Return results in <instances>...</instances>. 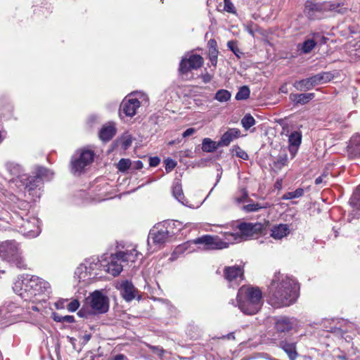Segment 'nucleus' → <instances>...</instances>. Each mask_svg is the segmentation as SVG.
Segmentation results:
<instances>
[{"instance_id":"17","label":"nucleus","mask_w":360,"mask_h":360,"mask_svg":"<svg viewBox=\"0 0 360 360\" xmlns=\"http://www.w3.org/2000/svg\"><path fill=\"white\" fill-rule=\"evenodd\" d=\"M295 322V320L286 317L281 318L276 323V330L278 333L285 334L292 329Z\"/></svg>"},{"instance_id":"2","label":"nucleus","mask_w":360,"mask_h":360,"mask_svg":"<svg viewBox=\"0 0 360 360\" xmlns=\"http://www.w3.org/2000/svg\"><path fill=\"white\" fill-rule=\"evenodd\" d=\"M262 297V292L258 288L242 286L238 292V306L244 314H255L261 308Z\"/></svg>"},{"instance_id":"57","label":"nucleus","mask_w":360,"mask_h":360,"mask_svg":"<svg viewBox=\"0 0 360 360\" xmlns=\"http://www.w3.org/2000/svg\"><path fill=\"white\" fill-rule=\"evenodd\" d=\"M136 167L137 169H141L142 167H143L142 162L141 161H137L136 162Z\"/></svg>"},{"instance_id":"24","label":"nucleus","mask_w":360,"mask_h":360,"mask_svg":"<svg viewBox=\"0 0 360 360\" xmlns=\"http://www.w3.org/2000/svg\"><path fill=\"white\" fill-rule=\"evenodd\" d=\"M115 133L116 129L114 125L109 124L102 127L99 133V136L102 141H108L115 136Z\"/></svg>"},{"instance_id":"62","label":"nucleus","mask_w":360,"mask_h":360,"mask_svg":"<svg viewBox=\"0 0 360 360\" xmlns=\"http://www.w3.org/2000/svg\"><path fill=\"white\" fill-rule=\"evenodd\" d=\"M338 358L340 359H342V360H345L346 359V357H345V355H339L338 356Z\"/></svg>"},{"instance_id":"38","label":"nucleus","mask_w":360,"mask_h":360,"mask_svg":"<svg viewBox=\"0 0 360 360\" xmlns=\"http://www.w3.org/2000/svg\"><path fill=\"white\" fill-rule=\"evenodd\" d=\"M304 194V190L302 188H297L295 191L288 192L283 196V199L290 200L296 198L301 197Z\"/></svg>"},{"instance_id":"12","label":"nucleus","mask_w":360,"mask_h":360,"mask_svg":"<svg viewBox=\"0 0 360 360\" xmlns=\"http://www.w3.org/2000/svg\"><path fill=\"white\" fill-rule=\"evenodd\" d=\"M169 236V232L165 229L153 230L148 237V243H153L155 245H161L166 242Z\"/></svg>"},{"instance_id":"44","label":"nucleus","mask_w":360,"mask_h":360,"mask_svg":"<svg viewBox=\"0 0 360 360\" xmlns=\"http://www.w3.org/2000/svg\"><path fill=\"white\" fill-rule=\"evenodd\" d=\"M224 10L226 12L231 13H235L236 9L233 6V4L231 2L230 0H224Z\"/></svg>"},{"instance_id":"4","label":"nucleus","mask_w":360,"mask_h":360,"mask_svg":"<svg viewBox=\"0 0 360 360\" xmlns=\"http://www.w3.org/2000/svg\"><path fill=\"white\" fill-rule=\"evenodd\" d=\"M0 257L8 262H16L18 267H24L18 248L14 241H6L0 245Z\"/></svg>"},{"instance_id":"30","label":"nucleus","mask_w":360,"mask_h":360,"mask_svg":"<svg viewBox=\"0 0 360 360\" xmlns=\"http://www.w3.org/2000/svg\"><path fill=\"white\" fill-rule=\"evenodd\" d=\"M350 204L354 210L360 213V186L352 196L350 199Z\"/></svg>"},{"instance_id":"48","label":"nucleus","mask_w":360,"mask_h":360,"mask_svg":"<svg viewBox=\"0 0 360 360\" xmlns=\"http://www.w3.org/2000/svg\"><path fill=\"white\" fill-rule=\"evenodd\" d=\"M176 165L175 161L172 159H168L166 160V170L167 172L172 171Z\"/></svg>"},{"instance_id":"10","label":"nucleus","mask_w":360,"mask_h":360,"mask_svg":"<svg viewBox=\"0 0 360 360\" xmlns=\"http://www.w3.org/2000/svg\"><path fill=\"white\" fill-rule=\"evenodd\" d=\"M140 107V102L136 98L124 100L120 105V111L127 116L133 117L136 113V110Z\"/></svg>"},{"instance_id":"6","label":"nucleus","mask_w":360,"mask_h":360,"mask_svg":"<svg viewBox=\"0 0 360 360\" xmlns=\"http://www.w3.org/2000/svg\"><path fill=\"white\" fill-rule=\"evenodd\" d=\"M94 158V153L92 150H82L78 155H75L72 160V171L74 173H80L93 162Z\"/></svg>"},{"instance_id":"26","label":"nucleus","mask_w":360,"mask_h":360,"mask_svg":"<svg viewBox=\"0 0 360 360\" xmlns=\"http://www.w3.org/2000/svg\"><path fill=\"white\" fill-rule=\"evenodd\" d=\"M141 254L136 250L132 249L127 252H117V257L122 259V261L134 262Z\"/></svg>"},{"instance_id":"45","label":"nucleus","mask_w":360,"mask_h":360,"mask_svg":"<svg viewBox=\"0 0 360 360\" xmlns=\"http://www.w3.org/2000/svg\"><path fill=\"white\" fill-rule=\"evenodd\" d=\"M79 307V302L77 300H73L68 304V309L70 311H75Z\"/></svg>"},{"instance_id":"33","label":"nucleus","mask_w":360,"mask_h":360,"mask_svg":"<svg viewBox=\"0 0 360 360\" xmlns=\"http://www.w3.org/2000/svg\"><path fill=\"white\" fill-rule=\"evenodd\" d=\"M214 98L220 102L227 101L231 98V94L227 90L221 89L216 93Z\"/></svg>"},{"instance_id":"61","label":"nucleus","mask_w":360,"mask_h":360,"mask_svg":"<svg viewBox=\"0 0 360 360\" xmlns=\"http://www.w3.org/2000/svg\"><path fill=\"white\" fill-rule=\"evenodd\" d=\"M163 353H164V350H163V349H160V350H158V354L160 356H162V354H163Z\"/></svg>"},{"instance_id":"16","label":"nucleus","mask_w":360,"mask_h":360,"mask_svg":"<svg viewBox=\"0 0 360 360\" xmlns=\"http://www.w3.org/2000/svg\"><path fill=\"white\" fill-rule=\"evenodd\" d=\"M290 232L288 224H280L275 225L271 230V236L276 240H281L287 236Z\"/></svg>"},{"instance_id":"35","label":"nucleus","mask_w":360,"mask_h":360,"mask_svg":"<svg viewBox=\"0 0 360 360\" xmlns=\"http://www.w3.org/2000/svg\"><path fill=\"white\" fill-rule=\"evenodd\" d=\"M7 168H8V170L9 171V172L12 175L16 176H19L22 172L21 167L19 165H18L16 163H13V162L8 163L7 165Z\"/></svg>"},{"instance_id":"3","label":"nucleus","mask_w":360,"mask_h":360,"mask_svg":"<svg viewBox=\"0 0 360 360\" xmlns=\"http://www.w3.org/2000/svg\"><path fill=\"white\" fill-rule=\"evenodd\" d=\"M333 78L330 72H321L311 77L296 81L293 86L298 91H307L311 89L314 86L326 83Z\"/></svg>"},{"instance_id":"31","label":"nucleus","mask_w":360,"mask_h":360,"mask_svg":"<svg viewBox=\"0 0 360 360\" xmlns=\"http://www.w3.org/2000/svg\"><path fill=\"white\" fill-rule=\"evenodd\" d=\"M172 193L174 198L179 202H183L184 195L182 191V186L179 182H175L172 187Z\"/></svg>"},{"instance_id":"36","label":"nucleus","mask_w":360,"mask_h":360,"mask_svg":"<svg viewBox=\"0 0 360 360\" xmlns=\"http://www.w3.org/2000/svg\"><path fill=\"white\" fill-rule=\"evenodd\" d=\"M241 123L245 129H248L255 124V120L250 115H245L242 119Z\"/></svg>"},{"instance_id":"11","label":"nucleus","mask_w":360,"mask_h":360,"mask_svg":"<svg viewBox=\"0 0 360 360\" xmlns=\"http://www.w3.org/2000/svg\"><path fill=\"white\" fill-rule=\"evenodd\" d=\"M38 219L35 217L30 218V219L24 221L22 224V228L25 234L29 237H35L39 233V226L38 225Z\"/></svg>"},{"instance_id":"59","label":"nucleus","mask_w":360,"mask_h":360,"mask_svg":"<svg viewBox=\"0 0 360 360\" xmlns=\"http://www.w3.org/2000/svg\"><path fill=\"white\" fill-rule=\"evenodd\" d=\"M248 32H249V34H250L251 35H252V36H254V35H255L254 30H253L251 27H248Z\"/></svg>"},{"instance_id":"51","label":"nucleus","mask_w":360,"mask_h":360,"mask_svg":"<svg viewBox=\"0 0 360 360\" xmlns=\"http://www.w3.org/2000/svg\"><path fill=\"white\" fill-rule=\"evenodd\" d=\"M327 176H328V174H323L321 176H320L316 179L315 184L316 185L321 184L324 181V179L327 177Z\"/></svg>"},{"instance_id":"27","label":"nucleus","mask_w":360,"mask_h":360,"mask_svg":"<svg viewBox=\"0 0 360 360\" xmlns=\"http://www.w3.org/2000/svg\"><path fill=\"white\" fill-rule=\"evenodd\" d=\"M219 147H221L219 141L216 142L209 138H205L202 140V150L204 152L212 153L214 152Z\"/></svg>"},{"instance_id":"50","label":"nucleus","mask_w":360,"mask_h":360,"mask_svg":"<svg viewBox=\"0 0 360 360\" xmlns=\"http://www.w3.org/2000/svg\"><path fill=\"white\" fill-rule=\"evenodd\" d=\"M195 132V129L194 128H189V129H187L184 133H183V136L184 137H188V136H191L192 134H193Z\"/></svg>"},{"instance_id":"40","label":"nucleus","mask_w":360,"mask_h":360,"mask_svg":"<svg viewBox=\"0 0 360 360\" xmlns=\"http://www.w3.org/2000/svg\"><path fill=\"white\" fill-rule=\"evenodd\" d=\"M50 288V284L47 281L40 278L39 285H38L37 289V293H43L44 292H48Z\"/></svg>"},{"instance_id":"41","label":"nucleus","mask_w":360,"mask_h":360,"mask_svg":"<svg viewBox=\"0 0 360 360\" xmlns=\"http://www.w3.org/2000/svg\"><path fill=\"white\" fill-rule=\"evenodd\" d=\"M209 55L212 64L216 65L217 63L218 51L215 46L210 48Z\"/></svg>"},{"instance_id":"19","label":"nucleus","mask_w":360,"mask_h":360,"mask_svg":"<svg viewBox=\"0 0 360 360\" xmlns=\"http://www.w3.org/2000/svg\"><path fill=\"white\" fill-rule=\"evenodd\" d=\"M49 175H52L50 171L46 168L40 167L38 169L37 174L35 176L27 178V182L26 183V186L30 188V190L34 188L36 186L35 182L39 179L49 177Z\"/></svg>"},{"instance_id":"18","label":"nucleus","mask_w":360,"mask_h":360,"mask_svg":"<svg viewBox=\"0 0 360 360\" xmlns=\"http://www.w3.org/2000/svg\"><path fill=\"white\" fill-rule=\"evenodd\" d=\"M121 290L123 298L127 301H131L135 297V288L131 283L126 281L120 284L119 288Z\"/></svg>"},{"instance_id":"53","label":"nucleus","mask_w":360,"mask_h":360,"mask_svg":"<svg viewBox=\"0 0 360 360\" xmlns=\"http://www.w3.org/2000/svg\"><path fill=\"white\" fill-rule=\"evenodd\" d=\"M63 321H65L68 323H72L75 321L74 316H62Z\"/></svg>"},{"instance_id":"8","label":"nucleus","mask_w":360,"mask_h":360,"mask_svg":"<svg viewBox=\"0 0 360 360\" xmlns=\"http://www.w3.org/2000/svg\"><path fill=\"white\" fill-rule=\"evenodd\" d=\"M203 62V58L197 54L191 55L188 58H184L180 63L179 71L182 74H186L191 70L200 68Z\"/></svg>"},{"instance_id":"14","label":"nucleus","mask_w":360,"mask_h":360,"mask_svg":"<svg viewBox=\"0 0 360 360\" xmlns=\"http://www.w3.org/2000/svg\"><path fill=\"white\" fill-rule=\"evenodd\" d=\"M224 272L225 278L229 282L238 281V278L242 280L243 278V271L238 266L226 267Z\"/></svg>"},{"instance_id":"1","label":"nucleus","mask_w":360,"mask_h":360,"mask_svg":"<svg viewBox=\"0 0 360 360\" xmlns=\"http://www.w3.org/2000/svg\"><path fill=\"white\" fill-rule=\"evenodd\" d=\"M298 289L295 280L288 275L276 273L269 285V302L276 308L288 307L296 301Z\"/></svg>"},{"instance_id":"52","label":"nucleus","mask_w":360,"mask_h":360,"mask_svg":"<svg viewBox=\"0 0 360 360\" xmlns=\"http://www.w3.org/2000/svg\"><path fill=\"white\" fill-rule=\"evenodd\" d=\"M248 198V193H247V192H246V191H243L242 196H241V197H240V198H236V202H243V201L245 200V198Z\"/></svg>"},{"instance_id":"28","label":"nucleus","mask_w":360,"mask_h":360,"mask_svg":"<svg viewBox=\"0 0 360 360\" xmlns=\"http://www.w3.org/2000/svg\"><path fill=\"white\" fill-rule=\"evenodd\" d=\"M281 348L288 354L290 360H295L297 356L296 352V346L294 343H287L282 342L281 343Z\"/></svg>"},{"instance_id":"22","label":"nucleus","mask_w":360,"mask_h":360,"mask_svg":"<svg viewBox=\"0 0 360 360\" xmlns=\"http://www.w3.org/2000/svg\"><path fill=\"white\" fill-rule=\"evenodd\" d=\"M304 12L307 15V16L311 19H314L316 18H318L319 15L316 14L317 13H323L324 12L323 10V4H312V3H307L305 7Z\"/></svg>"},{"instance_id":"29","label":"nucleus","mask_w":360,"mask_h":360,"mask_svg":"<svg viewBox=\"0 0 360 360\" xmlns=\"http://www.w3.org/2000/svg\"><path fill=\"white\" fill-rule=\"evenodd\" d=\"M340 7V3H335V2H324L323 3V10L324 11H336L340 13H344L346 11V8H341L338 9V8Z\"/></svg>"},{"instance_id":"58","label":"nucleus","mask_w":360,"mask_h":360,"mask_svg":"<svg viewBox=\"0 0 360 360\" xmlns=\"http://www.w3.org/2000/svg\"><path fill=\"white\" fill-rule=\"evenodd\" d=\"M54 320L58 322L63 321L62 316H54Z\"/></svg>"},{"instance_id":"20","label":"nucleus","mask_w":360,"mask_h":360,"mask_svg":"<svg viewBox=\"0 0 360 360\" xmlns=\"http://www.w3.org/2000/svg\"><path fill=\"white\" fill-rule=\"evenodd\" d=\"M301 140L302 135L298 131H293L289 136V150L292 157L296 154L297 148L301 143Z\"/></svg>"},{"instance_id":"32","label":"nucleus","mask_w":360,"mask_h":360,"mask_svg":"<svg viewBox=\"0 0 360 360\" xmlns=\"http://www.w3.org/2000/svg\"><path fill=\"white\" fill-rule=\"evenodd\" d=\"M316 43L313 39H307L304 41L302 44H299L300 49L304 53H309L316 46Z\"/></svg>"},{"instance_id":"39","label":"nucleus","mask_w":360,"mask_h":360,"mask_svg":"<svg viewBox=\"0 0 360 360\" xmlns=\"http://www.w3.org/2000/svg\"><path fill=\"white\" fill-rule=\"evenodd\" d=\"M131 165V161L129 159H121L118 164L117 168L120 172H125L127 169L129 168Z\"/></svg>"},{"instance_id":"5","label":"nucleus","mask_w":360,"mask_h":360,"mask_svg":"<svg viewBox=\"0 0 360 360\" xmlns=\"http://www.w3.org/2000/svg\"><path fill=\"white\" fill-rule=\"evenodd\" d=\"M85 304L95 313L103 314L108 310V299L100 291L96 290L85 299Z\"/></svg>"},{"instance_id":"9","label":"nucleus","mask_w":360,"mask_h":360,"mask_svg":"<svg viewBox=\"0 0 360 360\" xmlns=\"http://www.w3.org/2000/svg\"><path fill=\"white\" fill-rule=\"evenodd\" d=\"M263 226L261 224L241 223L238 226L240 240H247L262 231Z\"/></svg>"},{"instance_id":"56","label":"nucleus","mask_w":360,"mask_h":360,"mask_svg":"<svg viewBox=\"0 0 360 360\" xmlns=\"http://www.w3.org/2000/svg\"><path fill=\"white\" fill-rule=\"evenodd\" d=\"M124 356L122 354L116 355L114 358V360H124Z\"/></svg>"},{"instance_id":"55","label":"nucleus","mask_w":360,"mask_h":360,"mask_svg":"<svg viewBox=\"0 0 360 360\" xmlns=\"http://www.w3.org/2000/svg\"><path fill=\"white\" fill-rule=\"evenodd\" d=\"M91 339V335L90 334H85L83 336V340L85 342H87Z\"/></svg>"},{"instance_id":"60","label":"nucleus","mask_w":360,"mask_h":360,"mask_svg":"<svg viewBox=\"0 0 360 360\" xmlns=\"http://www.w3.org/2000/svg\"><path fill=\"white\" fill-rule=\"evenodd\" d=\"M209 44L210 45V48H212V46H215L216 47V42L214 40H210L209 41Z\"/></svg>"},{"instance_id":"47","label":"nucleus","mask_w":360,"mask_h":360,"mask_svg":"<svg viewBox=\"0 0 360 360\" xmlns=\"http://www.w3.org/2000/svg\"><path fill=\"white\" fill-rule=\"evenodd\" d=\"M131 144V139L129 136L124 137L121 143L122 148L124 150L127 149Z\"/></svg>"},{"instance_id":"13","label":"nucleus","mask_w":360,"mask_h":360,"mask_svg":"<svg viewBox=\"0 0 360 360\" xmlns=\"http://www.w3.org/2000/svg\"><path fill=\"white\" fill-rule=\"evenodd\" d=\"M122 259L117 257V253L115 255H112L110 262L105 266V271L116 276L122 271V265L120 262Z\"/></svg>"},{"instance_id":"42","label":"nucleus","mask_w":360,"mask_h":360,"mask_svg":"<svg viewBox=\"0 0 360 360\" xmlns=\"http://www.w3.org/2000/svg\"><path fill=\"white\" fill-rule=\"evenodd\" d=\"M261 208L262 206H260L258 203L248 204L243 207V209L247 212H255Z\"/></svg>"},{"instance_id":"25","label":"nucleus","mask_w":360,"mask_h":360,"mask_svg":"<svg viewBox=\"0 0 360 360\" xmlns=\"http://www.w3.org/2000/svg\"><path fill=\"white\" fill-rule=\"evenodd\" d=\"M314 98V93H308V94H291L290 95V98L292 101L299 103L301 105H304L307 103L309 101L312 100Z\"/></svg>"},{"instance_id":"54","label":"nucleus","mask_w":360,"mask_h":360,"mask_svg":"<svg viewBox=\"0 0 360 360\" xmlns=\"http://www.w3.org/2000/svg\"><path fill=\"white\" fill-rule=\"evenodd\" d=\"M212 79V77L211 75H210L209 74H205L202 76V80L205 83H207L209 82H210Z\"/></svg>"},{"instance_id":"15","label":"nucleus","mask_w":360,"mask_h":360,"mask_svg":"<svg viewBox=\"0 0 360 360\" xmlns=\"http://www.w3.org/2000/svg\"><path fill=\"white\" fill-rule=\"evenodd\" d=\"M240 135V131L238 129L231 128L225 132L219 141L221 147L228 146L234 139L238 138Z\"/></svg>"},{"instance_id":"21","label":"nucleus","mask_w":360,"mask_h":360,"mask_svg":"<svg viewBox=\"0 0 360 360\" xmlns=\"http://www.w3.org/2000/svg\"><path fill=\"white\" fill-rule=\"evenodd\" d=\"M40 278L32 276L30 279H25L22 281L25 285V290L30 292L31 297L37 294L38 285H39Z\"/></svg>"},{"instance_id":"49","label":"nucleus","mask_w":360,"mask_h":360,"mask_svg":"<svg viewBox=\"0 0 360 360\" xmlns=\"http://www.w3.org/2000/svg\"><path fill=\"white\" fill-rule=\"evenodd\" d=\"M160 160L158 157L150 158L149 160V164L151 167H156L159 165Z\"/></svg>"},{"instance_id":"23","label":"nucleus","mask_w":360,"mask_h":360,"mask_svg":"<svg viewBox=\"0 0 360 360\" xmlns=\"http://www.w3.org/2000/svg\"><path fill=\"white\" fill-rule=\"evenodd\" d=\"M348 152L350 155L360 158V135L356 134L353 136L348 146Z\"/></svg>"},{"instance_id":"43","label":"nucleus","mask_w":360,"mask_h":360,"mask_svg":"<svg viewBox=\"0 0 360 360\" xmlns=\"http://www.w3.org/2000/svg\"><path fill=\"white\" fill-rule=\"evenodd\" d=\"M235 153L236 156L238 158L243 159V160H248V153L240 148V147H236L235 148Z\"/></svg>"},{"instance_id":"63","label":"nucleus","mask_w":360,"mask_h":360,"mask_svg":"<svg viewBox=\"0 0 360 360\" xmlns=\"http://www.w3.org/2000/svg\"><path fill=\"white\" fill-rule=\"evenodd\" d=\"M78 315H79V316H82V311H79L78 312Z\"/></svg>"},{"instance_id":"34","label":"nucleus","mask_w":360,"mask_h":360,"mask_svg":"<svg viewBox=\"0 0 360 360\" xmlns=\"http://www.w3.org/2000/svg\"><path fill=\"white\" fill-rule=\"evenodd\" d=\"M225 240L229 243H233L234 241H241L238 229L234 232H225L224 233Z\"/></svg>"},{"instance_id":"7","label":"nucleus","mask_w":360,"mask_h":360,"mask_svg":"<svg viewBox=\"0 0 360 360\" xmlns=\"http://www.w3.org/2000/svg\"><path fill=\"white\" fill-rule=\"evenodd\" d=\"M195 244H203V249L209 250H221L229 247V242H226L219 238V236L205 235L193 240Z\"/></svg>"},{"instance_id":"46","label":"nucleus","mask_w":360,"mask_h":360,"mask_svg":"<svg viewBox=\"0 0 360 360\" xmlns=\"http://www.w3.org/2000/svg\"><path fill=\"white\" fill-rule=\"evenodd\" d=\"M227 46L236 56H238V53H240L239 49L238 48L236 43L235 41H228Z\"/></svg>"},{"instance_id":"37","label":"nucleus","mask_w":360,"mask_h":360,"mask_svg":"<svg viewBox=\"0 0 360 360\" xmlns=\"http://www.w3.org/2000/svg\"><path fill=\"white\" fill-rule=\"evenodd\" d=\"M250 89L248 86H244L240 89L236 96L237 100H245L247 99L250 96Z\"/></svg>"}]
</instances>
